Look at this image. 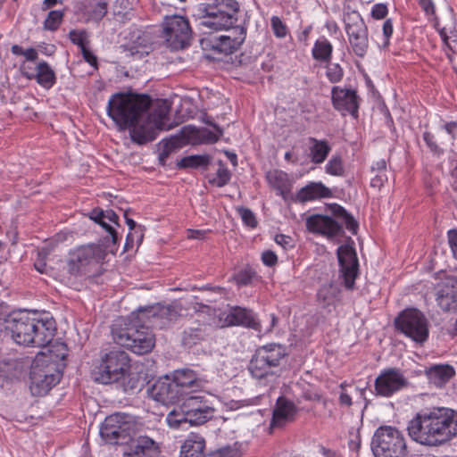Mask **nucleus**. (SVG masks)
I'll list each match as a JSON object with an SVG mask.
<instances>
[{
    "label": "nucleus",
    "instance_id": "nucleus-12",
    "mask_svg": "<svg viewBox=\"0 0 457 457\" xmlns=\"http://www.w3.org/2000/svg\"><path fill=\"white\" fill-rule=\"evenodd\" d=\"M345 29L352 51L362 58L369 48L368 28L356 11H349L344 16Z\"/></svg>",
    "mask_w": 457,
    "mask_h": 457
},
{
    "label": "nucleus",
    "instance_id": "nucleus-7",
    "mask_svg": "<svg viewBox=\"0 0 457 457\" xmlns=\"http://www.w3.org/2000/svg\"><path fill=\"white\" fill-rule=\"evenodd\" d=\"M62 374L51 356L39 353L36 355L30 370V391L33 395H46L61 379Z\"/></svg>",
    "mask_w": 457,
    "mask_h": 457
},
{
    "label": "nucleus",
    "instance_id": "nucleus-45",
    "mask_svg": "<svg viewBox=\"0 0 457 457\" xmlns=\"http://www.w3.org/2000/svg\"><path fill=\"white\" fill-rule=\"evenodd\" d=\"M326 172L333 176H343L345 172L340 155H333L326 165Z\"/></svg>",
    "mask_w": 457,
    "mask_h": 457
},
{
    "label": "nucleus",
    "instance_id": "nucleus-62",
    "mask_svg": "<svg viewBox=\"0 0 457 457\" xmlns=\"http://www.w3.org/2000/svg\"><path fill=\"white\" fill-rule=\"evenodd\" d=\"M81 53L84 60L87 62H88L91 66L96 67L97 58L87 46L81 49Z\"/></svg>",
    "mask_w": 457,
    "mask_h": 457
},
{
    "label": "nucleus",
    "instance_id": "nucleus-21",
    "mask_svg": "<svg viewBox=\"0 0 457 457\" xmlns=\"http://www.w3.org/2000/svg\"><path fill=\"white\" fill-rule=\"evenodd\" d=\"M157 453H162L160 443L148 436H138L125 444L122 457H153Z\"/></svg>",
    "mask_w": 457,
    "mask_h": 457
},
{
    "label": "nucleus",
    "instance_id": "nucleus-27",
    "mask_svg": "<svg viewBox=\"0 0 457 457\" xmlns=\"http://www.w3.org/2000/svg\"><path fill=\"white\" fill-rule=\"evenodd\" d=\"M331 95L332 104L335 109L341 112H347L354 117L357 116L359 106L355 91L333 87Z\"/></svg>",
    "mask_w": 457,
    "mask_h": 457
},
{
    "label": "nucleus",
    "instance_id": "nucleus-19",
    "mask_svg": "<svg viewBox=\"0 0 457 457\" xmlns=\"http://www.w3.org/2000/svg\"><path fill=\"white\" fill-rule=\"evenodd\" d=\"M221 327L242 326L254 330H260L261 325L255 314L250 309L241 306H231L228 312L219 315Z\"/></svg>",
    "mask_w": 457,
    "mask_h": 457
},
{
    "label": "nucleus",
    "instance_id": "nucleus-58",
    "mask_svg": "<svg viewBox=\"0 0 457 457\" xmlns=\"http://www.w3.org/2000/svg\"><path fill=\"white\" fill-rule=\"evenodd\" d=\"M447 239L453 253V256L455 260H457V229H450L447 232Z\"/></svg>",
    "mask_w": 457,
    "mask_h": 457
},
{
    "label": "nucleus",
    "instance_id": "nucleus-52",
    "mask_svg": "<svg viewBox=\"0 0 457 457\" xmlns=\"http://www.w3.org/2000/svg\"><path fill=\"white\" fill-rule=\"evenodd\" d=\"M237 212L240 214L243 222L246 226L250 228H255L257 226V220L254 213L250 209L245 207H239L237 208Z\"/></svg>",
    "mask_w": 457,
    "mask_h": 457
},
{
    "label": "nucleus",
    "instance_id": "nucleus-40",
    "mask_svg": "<svg viewBox=\"0 0 457 457\" xmlns=\"http://www.w3.org/2000/svg\"><path fill=\"white\" fill-rule=\"evenodd\" d=\"M211 162V157L208 154L202 155H188L182 158L178 163L177 166L179 169H197L200 167L206 168Z\"/></svg>",
    "mask_w": 457,
    "mask_h": 457
},
{
    "label": "nucleus",
    "instance_id": "nucleus-55",
    "mask_svg": "<svg viewBox=\"0 0 457 457\" xmlns=\"http://www.w3.org/2000/svg\"><path fill=\"white\" fill-rule=\"evenodd\" d=\"M274 35L278 37H284L287 33V26L278 16H273L270 20Z\"/></svg>",
    "mask_w": 457,
    "mask_h": 457
},
{
    "label": "nucleus",
    "instance_id": "nucleus-31",
    "mask_svg": "<svg viewBox=\"0 0 457 457\" xmlns=\"http://www.w3.org/2000/svg\"><path fill=\"white\" fill-rule=\"evenodd\" d=\"M426 375L430 383L441 387L455 375V370L449 364H438L427 369Z\"/></svg>",
    "mask_w": 457,
    "mask_h": 457
},
{
    "label": "nucleus",
    "instance_id": "nucleus-39",
    "mask_svg": "<svg viewBox=\"0 0 457 457\" xmlns=\"http://www.w3.org/2000/svg\"><path fill=\"white\" fill-rule=\"evenodd\" d=\"M330 208L332 213L345 225V228L352 232V234L355 235L358 229V222L354 218L339 204H334Z\"/></svg>",
    "mask_w": 457,
    "mask_h": 457
},
{
    "label": "nucleus",
    "instance_id": "nucleus-46",
    "mask_svg": "<svg viewBox=\"0 0 457 457\" xmlns=\"http://www.w3.org/2000/svg\"><path fill=\"white\" fill-rule=\"evenodd\" d=\"M210 125H212L219 132V134L217 135L216 133H214L207 129H203L199 130V132H198L199 138L202 143H205V144L216 143L220 139V137L222 135V129L219 126H217L216 124H212V123H210Z\"/></svg>",
    "mask_w": 457,
    "mask_h": 457
},
{
    "label": "nucleus",
    "instance_id": "nucleus-1",
    "mask_svg": "<svg viewBox=\"0 0 457 457\" xmlns=\"http://www.w3.org/2000/svg\"><path fill=\"white\" fill-rule=\"evenodd\" d=\"M152 99L148 95L115 93L107 104V114L120 131L129 129L130 139L137 145L154 141L158 130L170 129L166 126L170 105L167 100H158L152 112Z\"/></svg>",
    "mask_w": 457,
    "mask_h": 457
},
{
    "label": "nucleus",
    "instance_id": "nucleus-34",
    "mask_svg": "<svg viewBox=\"0 0 457 457\" xmlns=\"http://www.w3.org/2000/svg\"><path fill=\"white\" fill-rule=\"evenodd\" d=\"M36 70V75H29V73H24L25 77L29 79L35 78L37 82L41 87L46 89L51 88L56 82V77L54 71L52 70L49 64L44 61L40 62L37 63Z\"/></svg>",
    "mask_w": 457,
    "mask_h": 457
},
{
    "label": "nucleus",
    "instance_id": "nucleus-28",
    "mask_svg": "<svg viewBox=\"0 0 457 457\" xmlns=\"http://www.w3.org/2000/svg\"><path fill=\"white\" fill-rule=\"evenodd\" d=\"M244 43V37L241 34L238 37L230 38L229 36H213L204 39L202 44L205 49L212 50L218 54H230L237 51Z\"/></svg>",
    "mask_w": 457,
    "mask_h": 457
},
{
    "label": "nucleus",
    "instance_id": "nucleus-8",
    "mask_svg": "<svg viewBox=\"0 0 457 457\" xmlns=\"http://www.w3.org/2000/svg\"><path fill=\"white\" fill-rule=\"evenodd\" d=\"M130 370L129 354L120 350H113L101 357L98 365L93 370L95 381L101 384L119 383L125 378Z\"/></svg>",
    "mask_w": 457,
    "mask_h": 457
},
{
    "label": "nucleus",
    "instance_id": "nucleus-26",
    "mask_svg": "<svg viewBox=\"0 0 457 457\" xmlns=\"http://www.w3.org/2000/svg\"><path fill=\"white\" fill-rule=\"evenodd\" d=\"M296 412L297 407L294 402L285 396H279L273 409L270 428H283L294 420Z\"/></svg>",
    "mask_w": 457,
    "mask_h": 457
},
{
    "label": "nucleus",
    "instance_id": "nucleus-10",
    "mask_svg": "<svg viewBox=\"0 0 457 457\" xmlns=\"http://www.w3.org/2000/svg\"><path fill=\"white\" fill-rule=\"evenodd\" d=\"M136 422L131 415L116 412L107 416L100 427L102 439L110 445H125L135 434Z\"/></svg>",
    "mask_w": 457,
    "mask_h": 457
},
{
    "label": "nucleus",
    "instance_id": "nucleus-48",
    "mask_svg": "<svg viewBox=\"0 0 457 457\" xmlns=\"http://www.w3.org/2000/svg\"><path fill=\"white\" fill-rule=\"evenodd\" d=\"M69 39L76 46H78L80 50L87 46L89 43L87 40V33L86 30H76L72 29L69 32Z\"/></svg>",
    "mask_w": 457,
    "mask_h": 457
},
{
    "label": "nucleus",
    "instance_id": "nucleus-3",
    "mask_svg": "<svg viewBox=\"0 0 457 457\" xmlns=\"http://www.w3.org/2000/svg\"><path fill=\"white\" fill-rule=\"evenodd\" d=\"M4 329L18 345L44 347L52 342L56 322L46 312H13L4 318Z\"/></svg>",
    "mask_w": 457,
    "mask_h": 457
},
{
    "label": "nucleus",
    "instance_id": "nucleus-51",
    "mask_svg": "<svg viewBox=\"0 0 457 457\" xmlns=\"http://www.w3.org/2000/svg\"><path fill=\"white\" fill-rule=\"evenodd\" d=\"M11 52L14 55H23L27 61L34 62L37 59V52L35 48H28L27 50H23V48L19 45H13L11 47Z\"/></svg>",
    "mask_w": 457,
    "mask_h": 457
},
{
    "label": "nucleus",
    "instance_id": "nucleus-6",
    "mask_svg": "<svg viewBox=\"0 0 457 457\" xmlns=\"http://www.w3.org/2000/svg\"><path fill=\"white\" fill-rule=\"evenodd\" d=\"M286 356L282 345L272 343L260 346L250 360L248 370L258 380L274 379L279 376L278 368Z\"/></svg>",
    "mask_w": 457,
    "mask_h": 457
},
{
    "label": "nucleus",
    "instance_id": "nucleus-17",
    "mask_svg": "<svg viewBox=\"0 0 457 457\" xmlns=\"http://www.w3.org/2000/svg\"><path fill=\"white\" fill-rule=\"evenodd\" d=\"M337 255L344 285L347 289L353 290L359 270L356 251L350 245H342L337 248Z\"/></svg>",
    "mask_w": 457,
    "mask_h": 457
},
{
    "label": "nucleus",
    "instance_id": "nucleus-9",
    "mask_svg": "<svg viewBox=\"0 0 457 457\" xmlns=\"http://www.w3.org/2000/svg\"><path fill=\"white\" fill-rule=\"evenodd\" d=\"M375 457H405L407 445L401 431L391 426L379 427L371 441Z\"/></svg>",
    "mask_w": 457,
    "mask_h": 457
},
{
    "label": "nucleus",
    "instance_id": "nucleus-36",
    "mask_svg": "<svg viewBox=\"0 0 457 457\" xmlns=\"http://www.w3.org/2000/svg\"><path fill=\"white\" fill-rule=\"evenodd\" d=\"M266 179L269 184L284 195L289 187L287 174L282 170H272L267 172Z\"/></svg>",
    "mask_w": 457,
    "mask_h": 457
},
{
    "label": "nucleus",
    "instance_id": "nucleus-18",
    "mask_svg": "<svg viewBox=\"0 0 457 457\" xmlns=\"http://www.w3.org/2000/svg\"><path fill=\"white\" fill-rule=\"evenodd\" d=\"M151 326L166 327L175 321L180 315L179 310L172 305L156 303L154 305L140 307L137 312Z\"/></svg>",
    "mask_w": 457,
    "mask_h": 457
},
{
    "label": "nucleus",
    "instance_id": "nucleus-13",
    "mask_svg": "<svg viewBox=\"0 0 457 457\" xmlns=\"http://www.w3.org/2000/svg\"><path fill=\"white\" fill-rule=\"evenodd\" d=\"M162 27L164 37L171 49L179 50L189 46L192 30L185 17L180 15L166 16Z\"/></svg>",
    "mask_w": 457,
    "mask_h": 457
},
{
    "label": "nucleus",
    "instance_id": "nucleus-42",
    "mask_svg": "<svg viewBox=\"0 0 457 457\" xmlns=\"http://www.w3.org/2000/svg\"><path fill=\"white\" fill-rule=\"evenodd\" d=\"M119 383H120L125 393L140 390L143 386V381L140 379L139 375L137 373H131L129 370L128 371L125 378H121Z\"/></svg>",
    "mask_w": 457,
    "mask_h": 457
},
{
    "label": "nucleus",
    "instance_id": "nucleus-56",
    "mask_svg": "<svg viewBox=\"0 0 457 457\" xmlns=\"http://www.w3.org/2000/svg\"><path fill=\"white\" fill-rule=\"evenodd\" d=\"M423 138L433 153L438 155L443 153V149L438 145H436L435 141V137L430 132H425L423 134Z\"/></svg>",
    "mask_w": 457,
    "mask_h": 457
},
{
    "label": "nucleus",
    "instance_id": "nucleus-54",
    "mask_svg": "<svg viewBox=\"0 0 457 457\" xmlns=\"http://www.w3.org/2000/svg\"><path fill=\"white\" fill-rule=\"evenodd\" d=\"M237 451L229 446H224L221 447L216 451L211 452L206 456L204 457H237Z\"/></svg>",
    "mask_w": 457,
    "mask_h": 457
},
{
    "label": "nucleus",
    "instance_id": "nucleus-53",
    "mask_svg": "<svg viewBox=\"0 0 457 457\" xmlns=\"http://www.w3.org/2000/svg\"><path fill=\"white\" fill-rule=\"evenodd\" d=\"M253 276L254 272L251 269H245L237 272L235 275L234 279L237 285L246 286L251 283Z\"/></svg>",
    "mask_w": 457,
    "mask_h": 457
},
{
    "label": "nucleus",
    "instance_id": "nucleus-25",
    "mask_svg": "<svg viewBox=\"0 0 457 457\" xmlns=\"http://www.w3.org/2000/svg\"><path fill=\"white\" fill-rule=\"evenodd\" d=\"M212 326L201 320H194L182 333L181 343L185 347L191 348L206 341L212 335Z\"/></svg>",
    "mask_w": 457,
    "mask_h": 457
},
{
    "label": "nucleus",
    "instance_id": "nucleus-37",
    "mask_svg": "<svg viewBox=\"0 0 457 457\" xmlns=\"http://www.w3.org/2000/svg\"><path fill=\"white\" fill-rule=\"evenodd\" d=\"M108 4L104 0H86L84 12L94 21H101L107 13Z\"/></svg>",
    "mask_w": 457,
    "mask_h": 457
},
{
    "label": "nucleus",
    "instance_id": "nucleus-20",
    "mask_svg": "<svg viewBox=\"0 0 457 457\" xmlns=\"http://www.w3.org/2000/svg\"><path fill=\"white\" fill-rule=\"evenodd\" d=\"M149 397L164 405L176 403L182 397L171 378L164 376L156 380L148 389Z\"/></svg>",
    "mask_w": 457,
    "mask_h": 457
},
{
    "label": "nucleus",
    "instance_id": "nucleus-33",
    "mask_svg": "<svg viewBox=\"0 0 457 457\" xmlns=\"http://www.w3.org/2000/svg\"><path fill=\"white\" fill-rule=\"evenodd\" d=\"M329 196H331L330 189L321 182H311L297 193V199L302 203Z\"/></svg>",
    "mask_w": 457,
    "mask_h": 457
},
{
    "label": "nucleus",
    "instance_id": "nucleus-61",
    "mask_svg": "<svg viewBox=\"0 0 457 457\" xmlns=\"http://www.w3.org/2000/svg\"><path fill=\"white\" fill-rule=\"evenodd\" d=\"M345 384L340 385L341 393L339 395V403L342 406L350 407L353 404L352 397L345 391Z\"/></svg>",
    "mask_w": 457,
    "mask_h": 457
},
{
    "label": "nucleus",
    "instance_id": "nucleus-44",
    "mask_svg": "<svg viewBox=\"0 0 457 457\" xmlns=\"http://www.w3.org/2000/svg\"><path fill=\"white\" fill-rule=\"evenodd\" d=\"M326 63V76L331 83H337L343 79L344 70L338 63H332L331 61Z\"/></svg>",
    "mask_w": 457,
    "mask_h": 457
},
{
    "label": "nucleus",
    "instance_id": "nucleus-41",
    "mask_svg": "<svg viewBox=\"0 0 457 457\" xmlns=\"http://www.w3.org/2000/svg\"><path fill=\"white\" fill-rule=\"evenodd\" d=\"M166 422L173 429L180 428L183 424H189V417L186 415L182 403L168 413Z\"/></svg>",
    "mask_w": 457,
    "mask_h": 457
},
{
    "label": "nucleus",
    "instance_id": "nucleus-24",
    "mask_svg": "<svg viewBox=\"0 0 457 457\" xmlns=\"http://www.w3.org/2000/svg\"><path fill=\"white\" fill-rule=\"evenodd\" d=\"M436 301L445 312L457 310V276H447L438 284Z\"/></svg>",
    "mask_w": 457,
    "mask_h": 457
},
{
    "label": "nucleus",
    "instance_id": "nucleus-23",
    "mask_svg": "<svg viewBox=\"0 0 457 457\" xmlns=\"http://www.w3.org/2000/svg\"><path fill=\"white\" fill-rule=\"evenodd\" d=\"M306 228L310 232L326 236L328 238L344 233L342 225L328 215L314 214L306 219Z\"/></svg>",
    "mask_w": 457,
    "mask_h": 457
},
{
    "label": "nucleus",
    "instance_id": "nucleus-35",
    "mask_svg": "<svg viewBox=\"0 0 457 457\" xmlns=\"http://www.w3.org/2000/svg\"><path fill=\"white\" fill-rule=\"evenodd\" d=\"M312 144L310 146V158L314 164L323 162L331 151V147L326 140H318L314 137H309Z\"/></svg>",
    "mask_w": 457,
    "mask_h": 457
},
{
    "label": "nucleus",
    "instance_id": "nucleus-60",
    "mask_svg": "<svg viewBox=\"0 0 457 457\" xmlns=\"http://www.w3.org/2000/svg\"><path fill=\"white\" fill-rule=\"evenodd\" d=\"M262 261L266 266L272 267L277 263L278 257L271 250H266L262 254Z\"/></svg>",
    "mask_w": 457,
    "mask_h": 457
},
{
    "label": "nucleus",
    "instance_id": "nucleus-2",
    "mask_svg": "<svg viewBox=\"0 0 457 457\" xmlns=\"http://www.w3.org/2000/svg\"><path fill=\"white\" fill-rule=\"evenodd\" d=\"M407 430L422 445H443L457 436V411L445 407L422 411L409 422Z\"/></svg>",
    "mask_w": 457,
    "mask_h": 457
},
{
    "label": "nucleus",
    "instance_id": "nucleus-43",
    "mask_svg": "<svg viewBox=\"0 0 457 457\" xmlns=\"http://www.w3.org/2000/svg\"><path fill=\"white\" fill-rule=\"evenodd\" d=\"M64 12L62 11H51L44 21V29L50 31H55L60 27Z\"/></svg>",
    "mask_w": 457,
    "mask_h": 457
},
{
    "label": "nucleus",
    "instance_id": "nucleus-22",
    "mask_svg": "<svg viewBox=\"0 0 457 457\" xmlns=\"http://www.w3.org/2000/svg\"><path fill=\"white\" fill-rule=\"evenodd\" d=\"M171 378L182 398L190 395L193 392L204 389L207 383L205 379L189 369L175 370Z\"/></svg>",
    "mask_w": 457,
    "mask_h": 457
},
{
    "label": "nucleus",
    "instance_id": "nucleus-16",
    "mask_svg": "<svg viewBox=\"0 0 457 457\" xmlns=\"http://www.w3.org/2000/svg\"><path fill=\"white\" fill-rule=\"evenodd\" d=\"M408 386V379L403 372L397 368L383 370L376 378L374 383L376 395L383 397H390Z\"/></svg>",
    "mask_w": 457,
    "mask_h": 457
},
{
    "label": "nucleus",
    "instance_id": "nucleus-30",
    "mask_svg": "<svg viewBox=\"0 0 457 457\" xmlns=\"http://www.w3.org/2000/svg\"><path fill=\"white\" fill-rule=\"evenodd\" d=\"M317 300L320 306L328 312L341 301V289L334 283L325 284L320 287L317 293Z\"/></svg>",
    "mask_w": 457,
    "mask_h": 457
},
{
    "label": "nucleus",
    "instance_id": "nucleus-5",
    "mask_svg": "<svg viewBox=\"0 0 457 457\" xmlns=\"http://www.w3.org/2000/svg\"><path fill=\"white\" fill-rule=\"evenodd\" d=\"M201 12V26L213 29H225L230 38L238 37L243 34L244 41L246 37V27L236 25L237 14L239 12V4L236 0H214L212 4H202L199 7Z\"/></svg>",
    "mask_w": 457,
    "mask_h": 457
},
{
    "label": "nucleus",
    "instance_id": "nucleus-4",
    "mask_svg": "<svg viewBox=\"0 0 457 457\" xmlns=\"http://www.w3.org/2000/svg\"><path fill=\"white\" fill-rule=\"evenodd\" d=\"M148 325L137 312L128 319L120 318L112 327L113 341L137 354L148 353L155 345V337Z\"/></svg>",
    "mask_w": 457,
    "mask_h": 457
},
{
    "label": "nucleus",
    "instance_id": "nucleus-47",
    "mask_svg": "<svg viewBox=\"0 0 457 457\" xmlns=\"http://www.w3.org/2000/svg\"><path fill=\"white\" fill-rule=\"evenodd\" d=\"M219 164L220 168L217 170V178L210 180V183L218 187H222L229 182L231 175L221 161L219 162Z\"/></svg>",
    "mask_w": 457,
    "mask_h": 457
},
{
    "label": "nucleus",
    "instance_id": "nucleus-38",
    "mask_svg": "<svg viewBox=\"0 0 457 457\" xmlns=\"http://www.w3.org/2000/svg\"><path fill=\"white\" fill-rule=\"evenodd\" d=\"M332 52L333 46L327 38L317 40L312 51L313 58L321 62H329Z\"/></svg>",
    "mask_w": 457,
    "mask_h": 457
},
{
    "label": "nucleus",
    "instance_id": "nucleus-59",
    "mask_svg": "<svg viewBox=\"0 0 457 457\" xmlns=\"http://www.w3.org/2000/svg\"><path fill=\"white\" fill-rule=\"evenodd\" d=\"M387 14V7L384 4H376L371 10V16L374 19H384Z\"/></svg>",
    "mask_w": 457,
    "mask_h": 457
},
{
    "label": "nucleus",
    "instance_id": "nucleus-11",
    "mask_svg": "<svg viewBox=\"0 0 457 457\" xmlns=\"http://www.w3.org/2000/svg\"><path fill=\"white\" fill-rule=\"evenodd\" d=\"M395 328L417 344L425 343L429 335L428 320L415 308L403 310L395 319Z\"/></svg>",
    "mask_w": 457,
    "mask_h": 457
},
{
    "label": "nucleus",
    "instance_id": "nucleus-63",
    "mask_svg": "<svg viewBox=\"0 0 457 457\" xmlns=\"http://www.w3.org/2000/svg\"><path fill=\"white\" fill-rule=\"evenodd\" d=\"M420 6L428 15L435 14V5L432 0H417Z\"/></svg>",
    "mask_w": 457,
    "mask_h": 457
},
{
    "label": "nucleus",
    "instance_id": "nucleus-32",
    "mask_svg": "<svg viewBox=\"0 0 457 457\" xmlns=\"http://www.w3.org/2000/svg\"><path fill=\"white\" fill-rule=\"evenodd\" d=\"M205 440L197 434L190 435L183 443L180 450V457H204Z\"/></svg>",
    "mask_w": 457,
    "mask_h": 457
},
{
    "label": "nucleus",
    "instance_id": "nucleus-50",
    "mask_svg": "<svg viewBox=\"0 0 457 457\" xmlns=\"http://www.w3.org/2000/svg\"><path fill=\"white\" fill-rule=\"evenodd\" d=\"M105 219H102V222L98 223L103 228L105 229L107 236L104 238V242L102 245L107 244L109 247L112 245H115L118 241V234L116 230L108 224L105 220Z\"/></svg>",
    "mask_w": 457,
    "mask_h": 457
},
{
    "label": "nucleus",
    "instance_id": "nucleus-29",
    "mask_svg": "<svg viewBox=\"0 0 457 457\" xmlns=\"http://www.w3.org/2000/svg\"><path fill=\"white\" fill-rule=\"evenodd\" d=\"M122 48L124 51L129 52V55L142 58L149 54L151 37L141 29H134L129 35V43L123 45Z\"/></svg>",
    "mask_w": 457,
    "mask_h": 457
},
{
    "label": "nucleus",
    "instance_id": "nucleus-49",
    "mask_svg": "<svg viewBox=\"0 0 457 457\" xmlns=\"http://www.w3.org/2000/svg\"><path fill=\"white\" fill-rule=\"evenodd\" d=\"M50 252L51 249L48 247H43L37 252V258L34 262V267L40 273L46 272V257Z\"/></svg>",
    "mask_w": 457,
    "mask_h": 457
},
{
    "label": "nucleus",
    "instance_id": "nucleus-15",
    "mask_svg": "<svg viewBox=\"0 0 457 457\" xmlns=\"http://www.w3.org/2000/svg\"><path fill=\"white\" fill-rule=\"evenodd\" d=\"M191 426H200L214 418L215 409L200 395H190L181 399Z\"/></svg>",
    "mask_w": 457,
    "mask_h": 457
},
{
    "label": "nucleus",
    "instance_id": "nucleus-14",
    "mask_svg": "<svg viewBox=\"0 0 457 457\" xmlns=\"http://www.w3.org/2000/svg\"><path fill=\"white\" fill-rule=\"evenodd\" d=\"M109 248L107 244H89L79 246L71 254L68 262V271L71 275H78L89 265H95L103 261Z\"/></svg>",
    "mask_w": 457,
    "mask_h": 457
},
{
    "label": "nucleus",
    "instance_id": "nucleus-64",
    "mask_svg": "<svg viewBox=\"0 0 457 457\" xmlns=\"http://www.w3.org/2000/svg\"><path fill=\"white\" fill-rule=\"evenodd\" d=\"M451 177L453 179L452 187L455 191H457V158L451 161Z\"/></svg>",
    "mask_w": 457,
    "mask_h": 457
},
{
    "label": "nucleus",
    "instance_id": "nucleus-57",
    "mask_svg": "<svg viewBox=\"0 0 457 457\" xmlns=\"http://www.w3.org/2000/svg\"><path fill=\"white\" fill-rule=\"evenodd\" d=\"M275 242L279 245L284 250L294 248V240L291 237L283 234L275 236Z\"/></svg>",
    "mask_w": 457,
    "mask_h": 457
}]
</instances>
